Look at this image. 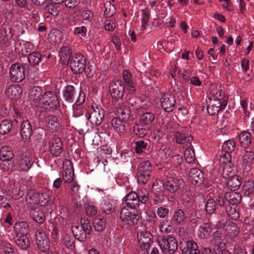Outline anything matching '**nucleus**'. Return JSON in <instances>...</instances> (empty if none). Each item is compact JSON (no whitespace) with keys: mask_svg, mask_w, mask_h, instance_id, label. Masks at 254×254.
Here are the masks:
<instances>
[{"mask_svg":"<svg viewBox=\"0 0 254 254\" xmlns=\"http://www.w3.org/2000/svg\"><path fill=\"white\" fill-rule=\"evenodd\" d=\"M91 230L90 221L86 218H82L79 224L72 227V232L76 239L83 242L86 240L87 235L90 234Z\"/></svg>","mask_w":254,"mask_h":254,"instance_id":"f257e3e1","label":"nucleus"},{"mask_svg":"<svg viewBox=\"0 0 254 254\" xmlns=\"http://www.w3.org/2000/svg\"><path fill=\"white\" fill-rule=\"evenodd\" d=\"M158 243L164 254H174L178 250V242L172 235L164 236L157 239Z\"/></svg>","mask_w":254,"mask_h":254,"instance_id":"f03ea898","label":"nucleus"},{"mask_svg":"<svg viewBox=\"0 0 254 254\" xmlns=\"http://www.w3.org/2000/svg\"><path fill=\"white\" fill-rule=\"evenodd\" d=\"M68 64L74 74H80L85 70L86 60L83 55L76 53L73 55Z\"/></svg>","mask_w":254,"mask_h":254,"instance_id":"7ed1b4c3","label":"nucleus"},{"mask_svg":"<svg viewBox=\"0 0 254 254\" xmlns=\"http://www.w3.org/2000/svg\"><path fill=\"white\" fill-rule=\"evenodd\" d=\"M149 200V195L147 193L140 195L135 191H130L126 196L125 202L129 207L136 208L139 205V202L146 203Z\"/></svg>","mask_w":254,"mask_h":254,"instance_id":"20e7f679","label":"nucleus"},{"mask_svg":"<svg viewBox=\"0 0 254 254\" xmlns=\"http://www.w3.org/2000/svg\"><path fill=\"white\" fill-rule=\"evenodd\" d=\"M120 217L126 224L134 225L139 220L137 211L134 208L124 207L121 210Z\"/></svg>","mask_w":254,"mask_h":254,"instance_id":"39448f33","label":"nucleus"},{"mask_svg":"<svg viewBox=\"0 0 254 254\" xmlns=\"http://www.w3.org/2000/svg\"><path fill=\"white\" fill-rule=\"evenodd\" d=\"M27 203H36L42 206H45L48 203L49 196L46 193H40L29 190L27 192Z\"/></svg>","mask_w":254,"mask_h":254,"instance_id":"423d86ee","label":"nucleus"},{"mask_svg":"<svg viewBox=\"0 0 254 254\" xmlns=\"http://www.w3.org/2000/svg\"><path fill=\"white\" fill-rule=\"evenodd\" d=\"M151 171V164L148 161L141 162L137 172V182L142 185L146 184L150 178Z\"/></svg>","mask_w":254,"mask_h":254,"instance_id":"0eeeda50","label":"nucleus"},{"mask_svg":"<svg viewBox=\"0 0 254 254\" xmlns=\"http://www.w3.org/2000/svg\"><path fill=\"white\" fill-rule=\"evenodd\" d=\"M44 108L49 111H54L60 107V101L57 95L51 91L44 93L43 95Z\"/></svg>","mask_w":254,"mask_h":254,"instance_id":"6e6552de","label":"nucleus"},{"mask_svg":"<svg viewBox=\"0 0 254 254\" xmlns=\"http://www.w3.org/2000/svg\"><path fill=\"white\" fill-rule=\"evenodd\" d=\"M9 77L11 81L19 83L25 77L24 66L19 63L12 64L9 69Z\"/></svg>","mask_w":254,"mask_h":254,"instance_id":"1a4fd4ad","label":"nucleus"},{"mask_svg":"<svg viewBox=\"0 0 254 254\" xmlns=\"http://www.w3.org/2000/svg\"><path fill=\"white\" fill-rule=\"evenodd\" d=\"M17 164L23 171H27L33 164V158L29 151H22L17 156Z\"/></svg>","mask_w":254,"mask_h":254,"instance_id":"9d476101","label":"nucleus"},{"mask_svg":"<svg viewBox=\"0 0 254 254\" xmlns=\"http://www.w3.org/2000/svg\"><path fill=\"white\" fill-rule=\"evenodd\" d=\"M161 183L163 184L164 189L171 193L178 192L181 189L184 188L185 185V182L183 179L175 178H169L164 183L162 181Z\"/></svg>","mask_w":254,"mask_h":254,"instance_id":"9b49d317","label":"nucleus"},{"mask_svg":"<svg viewBox=\"0 0 254 254\" xmlns=\"http://www.w3.org/2000/svg\"><path fill=\"white\" fill-rule=\"evenodd\" d=\"M91 107L93 111L89 114L88 120L93 125L98 126L102 122L104 110L95 103L92 104Z\"/></svg>","mask_w":254,"mask_h":254,"instance_id":"f8f14e48","label":"nucleus"},{"mask_svg":"<svg viewBox=\"0 0 254 254\" xmlns=\"http://www.w3.org/2000/svg\"><path fill=\"white\" fill-rule=\"evenodd\" d=\"M110 92L112 98L117 101L121 100L125 93V86L121 80L112 82L109 86Z\"/></svg>","mask_w":254,"mask_h":254,"instance_id":"ddd939ff","label":"nucleus"},{"mask_svg":"<svg viewBox=\"0 0 254 254\" xmlns=\"http://www.w3.org/2000/svg\"><path fill=\"white\" fill-rule=\"evenodd\" d=\"M254 160V152L250 150H245L242 157V164L244 166L243 174L248 178H250L252 173L251 171V165Z\"/></svg>","mask_w":254,"mask_h":254,"instance_id":"4468645a","label":"nucleus"},{"mask_svg":"<svg viewBox=\"0 0 254 254\" xmlns=\"http://www.w3.org/2000/svg\"><path fill=\"white\" fill-rule=\"evenodd\" d=\"M14 34L11 26L2 25L0 29V45L7 47L9 45Z\"/></svg>","mask_w":254,"mask_h":254,"instance_id":"2eb2a0df","label":"nucleus"},{"mask_svg":"<svg viewBox=\"0 0 254 254\" xmlns=\"http://www.w3.org/2000/svg\"><path fill=\"white\" fill-rule=\"evenodd\" d=\"M36 244L39 249L42 252L49 250L50 241L45 232L42 229H38L35 233Z\"/></svg>","mask_w":254,"mask_h":254,"instance_id":"dca6fc26","label":"nucleus"},{"mask_svg":"<svg viewBox=\"0 0 254 254\" xmlns=\"http://www.w3.org/2000/svg\"><path fill=\"white\" fill-rule=\"evenodd\" d=\"M215 225L217 227L223 226L226 235L230 238H233L239 233L238 226L234 222L229 221L224 224V222H222V220H219Z\"/></svg>","mask_w":254,"mask_h":254,"instance_id":"f3484780","label":"nucleus"},{"mask_svg":"<svg viewBox=\"0 0 254 254\" xmlns=\"http://www.w3.org/2000/svg\"><path fill=\"white\" fill-rule=\"evenodd\" d=\"M162 108L166 112H171L173 111L175 106V97L169 93L163 94L160 99Z\"/></svg>","mask_w":254,"mask_h":254,"instance_id":"a211bd4d","label":"nucleus"},{"mask_svg":"<svg viewBox=\"0 0 254 254\" xmlns=\"http://www.w3.org/2000/svg\"><path fill=\"white\" fill-rule=\"evenodd\" d=\"M63 143L59 137H55L48 143L49 151L55 157H59L63 152Z\"/></svg>","mask_w":254,"mask_h":254,"instance_id":"6ab92c4d","label":"nucleus"},{"mask_svg":"<svg viewBox=\"0 0 254 254\" xmlns=\"http://www.w3.org/2000/svg\"><path fill=\"white\" fill-rule=\"evenodd\" d=\"M116 113L118 118L123 120L124 121H127L131 115L130 107L127 103L119 102L116 105Z\"/></svg>","mask_w":254,"mask_h":254,"instance_id":"aec40b11","label":"nucleus"},{"mask_svg":"<svg viewBox=\"0 0 254 254\" xmlns=\"http://www.w3.org/2000/svg\"><path fill=\"white\" fill-rule=\"evenodd\" d=\"M138 239L141 248L146 250L150 248L153 243V236L147 231L141 232L138 236Z\"/></svg>","mask_w":254,"mask_h":254,"instance_id":"412c9836","label":"nucleus"},{"mask_svg":"<svg viewBox=\"0 0 254 254\" xmlns=\"http://www.w3.org/2000/svg\"><path fill=\"white\" fill-rule=\"evenodd\" d=\"M189 176L191 183L197 186L202 184L204 181V175L202 172L197 168H192L189 172Z\"/></svg>","mask_w":254,"mask_h":254,"instance_id":"4be33fe9","label":"nucleus"},{"mask_svg":"<svg viewBox=\"0 0 254 254\" xmlns=\"http://www.w3.org/2000/svg\"><path fill=\"white\" fill-rule=\"evenodd\" d=\"M187 216L184 211L181 208H177L174 211L172 221L174 224L182 226L186 222Z\"/></svg>","mask_w":254,"mask_h":254,"instance_id":"5701e85b","label":"nucleus"},{"mask_svg":"<svg viewBox=\"0 0 254 254\" xmlns=\"http://www.w3.org/2000/svg\"><path fill=\"white\" fill-rule=\"evenodd\" d=\"M33 130L30 122L27 120H23L21 124L20 134L24 140L29 139L32 134Z\"/></svg>","mask_w":254,"mask_h":254,"instance_id":"b1692460","label":"nucleus"},{"mask_svg":"<svg viewBox=\"0 0 254 254\" xmlns=\"http://www.w3.org/2000/svg\"><path fill=\"white\" fill-rule=\"evenodd\" d=\"M183 204L187 209H191L193 207V202L191 201L192 192L188 187H185L181 194Z\"/></svg>","mask_w":254,"mask_h":254,"instance_id":"393cba45","label":"nucleus"},{"mask_svg":"<svg viewBox=\"0 0 254 254\" xmlns=\"http://www.w3.org/2000/svg\"><path fill=\"white\" fill-rule=\"evenodd\" d=\"M205 207L207 214L210 215V223H216L217 221L212 217V215L216 214V202L213 198H209L205 203Z\"/></svg>","mask_w":254,"mask_h":254,"instance_id":"a878e982","label":"nucleus"},{"mask_svg":"<svg viewBox=\"0 0 254 254\" xmlns=\"http://www.w3.org/2000/svg\"><path fill=\"white\" fill-rule=\"evenodd\" d=\"M29 215L31 218L37 223L41 224L45 220L44 213L38 207H32L29 211Z\"/></svg>","mask_w":254,"mask_h":254,"instance_id":"bb28decb","label":"nucleus"},{"mask_svg":"<svg viewBox=\"0 0 254 254\" xmlns=\"http://www.w3.org/2000/svg\"><path fill=\"white\" fill-rule=\"evenodd\" d=\"M227 103L224 100L221 102L219 100H215L214 103L207 107V110L210 115H215L218 113L220 110L226 106Z\"/></svg>","mask_w":254,"mask_h":254,"instance_id":"cd10ccee","label":"nucleus"},{"mask_svg":"<svg viewBox=\"0 0 254 254\" xmlns=\"http://www.w3.org/2000/svg\"><path fill=\"white\" fill-rule=\"evenodd\" d=\"M174 138L178 144H185L186 147H190L191 141L192 140L191 136H187L183 132L176 131L174 133Z\"/></svg>","mask_w":254,"mask_h":254,"instance_id":"c85d7f7f","label":"nucleus"},{"mask_svg":"<svg viewBox=\"0 0 254 254\" xmlns=\"http://www.w3.org/2000/svg\"><path fill=\"white\" fill-rule=\"evenodd\" d=\"M72 56V50L70 47L63 46L60 49L59 56L63 64H67Z\"/></svg>","mask_w":254,"mask_h":254,"instance_id":"c756f323","label":"nucleus"},{"mask_svg":"<svg viewBox=\"0 0 254 254\" xmlns=\"http://www.w3.org/2000/svg\"><path fill=\"white\" fill-rule=\"evenodd\" d=\"M242 192L245 196L250 198L254 197V182L253 180L249 179L244 183Z\"/></svg>","mask_w":254,"mask_h":254,"instance_id":"7c9ffc66","label":"nucleus"},{"mask_svg":"<svg viewBox=\"0 0 254 254\" xmlns=\"http://www.w3.org/2000/svg\"><path fill=\"white\" fill-rule=\"evenodd\" d=\"M21 93V87L17 84L10 85L6 90L7 96L11 100L19 98Z\"/></svg>","mask_w":254,"mask_h":254,"instance_id":"2f4dec72","label":"nucleus"},{"mask_svg":"<svg viewBox=\"0 0 254 254\" xmlns=\"http://www.w3.org/2000/svg\"><path fill=\"white\" fill-rule=\"evenodd\" d=\"M224 197L230 204L237 205L240 202L242 195L238 192L231 191L226 192L225 193Z\"/></svg>","mask_w":254,"mask_h":254,"instance_id":"473e14b6","label":"nucleus"},{"mask_svg":"<svg viewBox=\"0 0 254 254\" xmlns=\"http://www.w3.org/2000/svg\"><path fill=\"white\" fill-rule=\"evenodd\" d=\"M77 95L74 87L72 85L66 86L63 91L64 98L68 102H73Z\"/></svg>","mask_w":254,"mask_h":254,"instance_id":"72a5a7b5","label":"nucleus"},{"mask_svg":"<svg viewBox=\"0 0 254 254\" xmlns=\"http://www.w3.org/2000/svg\"><path fill=\"white\" fill-rule=\"evenodd\" d=\"M123 79L127 86V90L130 93H134L135 90V85L132 79L131 73L127 70H125L123 72Z\"/></svg>","mask_w":254,"mask_h":254,"instance_id":"f704fd0d","label":"nucleus"},{"mask_svg":"<svg viewBox=\"0 0 254 254\" xmlns=\"http://www.w3.org/2000/svg\"><path fill=\"white\" fill-rule=\"evenodd\" d=\"M42 92V90L40 87H34L30 91L29 94L30 100L36 106L39 104Z\"/></svg>","mask_w":254,"mask_h":254,"instance_id":"c9c22d12","label":"nucleus"},{"mask_svg":"<svg viewBox=\"0 0 254 254\" xmlns=\"http://www.w3.org/2000/svg\"><path fill=\"white\" fill-rule=\"evenodd\" d=\"M227 187L231 190H236L239 189L242 183V178L238 175H235L228 180Z\"/></svg>","mask_w":254,"mask_h":254,"instance_id":"e433bc0d","label":"nucleus"},{"mask_svg":"<svg viewBox=\"0 0 254 254\" xmlns=\"http://www.w3.org/2000/svg\"><path fill=\"white\" fill-rule=\"evenodd\" d=\"M14 35L19 36L24 34L27 30V27L20 21H15L11 26Z\"/></svg>","mask_w":254,"mask_h":254,"instance_id":"4c0bfd02","label":"nucleus"},{"mask_svg":"<svg viewBox=\"0 0 254 254\" xmlns=\"http://www.w3.org/2000/svg\"><path fill=\"white\" fill-rule=\"evenodd\" d=\"M44 123L46 126L51 130L56 129L59 126L58 118L54 115H49L44 118Z\"/></svg>","mask_w":254,"mask_h":254,"instance_id":"58836bf2","label":"nucleus"},{"mask_svg":"<svg viewBox=\"0 0 254 254\" xmlns=\"http://www.w3.org/2000/svg\"><path fill=\"white\" fill-rule=\"evenodd\" d=\"M149 131V127L139 123L136 124L133 126L134 133L139 137H143L147 134Z\"/></svg>","mask_w":254,"mask_h":254,"instance_id":"ea45409f","label":"nucleus"},{"mask_svg":"<svg viewBox=\"0 0 254 254\" xmlns=\"http://www.w3.org/2000/svg\"><path fill=\"white\" fill-rule=\"evenodd\" d=\"M12 149L8 146H4L0 149V158L2 161H9L13 158Z\"/></svg>","mask_w":254,"mask_h":254,"instance_id":"a19ab883","label":"nucleus"},{"mask_svg":"<svg viewBox=\"0 0 254 254\" xmlns=\"http://www.w3.org/2000/svg\"><path fill=\"white\" fill-rule=\"evenodd\" d=\"M16 245L21 249H26L30 246V242L27 235L15 236Z\"/></svg>","mask_w":254,"mask_h":254,"instance_id":"79ce46f5","label":"nucleus"},{"mask_svg":"<svg viewBox=\"0 0 254 254\" xmlns=\"http://www.w3.org/2000/svg\"><path fill=\"white\" fill-rule=\"evenodd\" d=\"M239 140L242 146L247 148L251 144L252 135L247 131H243L239 135Z\"/></svg>","mask_w":254,"mask_h":254,"instance_id":"37998d69","label":"nucleus"},{"mask_svg":"<svg viewBox=\"0 0 254 254\" xmlns=\"http://www.w3.org/2000/svg\"><path fill=\"white\" fill-rule=\"evenodd\" d=\"M14 230L16 234L15 236L26 235L28 231V225L25 222L16 223Z\"/></svg>","mask_w":254,"mask_h":254,"instance_id":"c03bdc74","label":"nucleus"},{"mask_svg":"<svg viewBox=\"0 0 254 254\" xmlns=\"http://www.w3.org/2000/svg\"><path fill=\"white\" fill-rule=\"evenodd\" d=\"M155 119V115L151 112L143 113L139 118V123L147 126L150 125Z\"/></svg>","mask_w":254,"mask_h":254,"instance_id":"a18cd8bd","label":"nucleus"},{"mask_svg":"<svg viewBox=\"0 0 254 254\" xmlns=\"http://www.w3.org/2000/svg\"><path fill=\"white\" fill-rule=\"evenodd\" d=\"M123 120L120 118H114L112 124L114 128L119 133H124L126 131V126Z\"/></svg>","mask_w":254,"mask_h":254,"instance_id":"49530a36","label":"nucleus"},{"mask_svg":"<svg viewBox=\"0 0 254 254\" xmlns=\"http://www.w3.org/2000/svg\"><path fill=\"white\" fill-rule=\"evenodd\" d=\"M199 236L201 239H206L208 237L212 231V227L209 223H205L199 227Z\"/></svg>","mask_w":254,"mask_h":254,"instance_id":"de8ad7c7","label":"nucleus"},{"mask_svg":"<svg viewBox=\"0 0 254 254\" xmlns=\"http://www.w3.org/2000/svg\"><path fill=\"white\" fill-rule=\"evenodd\" d=\"M93 224L95 230L98 232H102L104 230L106 225L105 219L100 216L94 218Z\"/></svg>","mask_w":254,"mask_h":254,"instance_id":"09e8293b","label":"nucleus"},{"mask_svg":"<svg viewBox=\"0 0 254 254\" xmlns=\"http://www.w3.org/2000/svg\"><path fill=\"white\" fill-rule=\"evenodd\" d=\"M12 127V122L8 120H3L0 124V133L3 135L9 132Z\"/></svg>","mask_w":254,"mask_h":254,"instance_id":"8fccbe9b","label":"nucleus"},{"mask_svg":"<svg viewBox=\"0 0 254 254\" xmlns=\"http://www.w3.org/2000/svg\"><path fill=\"white\" fill-rule=\"evenodd\" d=\"M225 211L228 217L232 220H237L240 217L239 212L236 207H232L230 205L225 206Z\"/></svg>","mask_w":254,"mask_h":254,"instance_id":"3c124183","label":"nucleus"},{"mask_svg":"<svg viewBox=\"0 0 254 254\" xmlns=\"http://www.w3.org/2000/svg\"><path fill=\"white\" fill-rule=\"evenodd\" d=\"M42 55L39 52H34L28 56V61L31 65H36L41 61Z\"/></svg>","mask_w":254,"mask_h":254,"instance_id":"603ef678","label":"nucleus"},{"mask_svg":"<svg viewBox=\"0 0 254 254\" xmlns=\"http://www.w3.org/2000/svg\"><path fill=\"white\" fill-rule=\"evenodd\" d=\"M235 148L236 142L233 139L225 141L222 147L223 151L230 153L235 150Z\"/></svg>","mask_w":254,"mask_h":254,"instance_id":"864d4df0","label":"nucleus"},{"mask_svg":"<svg viewBox=\"0 0 254 254\" xmlns=\"http://www.w3.org/2000/svg\"><path fill=\"white\" fill-rule=\"evenodd\" d=\"M231 165H226L223 167L222 176L226 180H229L235 175Z\"/></svg>","mask_w":254,"mask_h":254,"instance_id":"5fc2aeb1","label":"nucleus"},{"mask_svg":"<svg viewBox=\"0 0 254 254\" xmlns=\"http://www.w3.org/2000/svg\"><path fill=\"white\" fill-rule=\"evenodd\" d=\"M184 151V157L187 162L191 163L195 160L194 151L190 147H186Z\"/></svg>","mask_w":254,"mask_h":254,"instance_id":"6e6d98bb","label":"nucleus"},{"mask_svg":"<svg viewBox=\"0 0 254 254\" xmlns=\"http://www.w3.org/2000/svg\"><path fill=\"white\" fill-rule=\"evenodd\" d=\"M213 250L215 254H230L229 252L226 249L225 243L223 242L215 245Z\"/></svg>","mask_w":254,"mask_h":254,"instance_id":"4d7b16f0","label":"nucleus"},{"mask_svg":"<svg viewBox=\"0 0 254 254\" xmlns=\"http://www.w3.org/2000/svg\"><path fill=\"white\" fill-rule=\"evenodd\" d=\"M75 238L66 235L64 237L63 243L68 249L73 250L75 248Z\"/></svg>","mask_w":254,"mask_h":254,"instance_id":"13d9d810","label":"nucleus"},{"mask_svg":"<svg viewBox=\"0 0 254 254\" xmlns=\"http://www.w3.org/2000/svg\"><path fill=\"white\" fill-rule=\"evenodd\" d=\"M101 210L106 214H112L114 212V208L109 201H105L101 204Z\"/></svg>","mask_w":254,"mask_h":254,"instance_id":"bf43d9fd","label":"nucleus"},{"mask_svg":"<svg viewBox=\"0 0 254 254\" xmlns=\"http://www.w3.org/2000/svg\"><path fill=\"white\" fill-rule=\"evenodd\" d=\"M160 231L162 233H168L171 232L172 227L169 224L168 220H162L159 226Z\"/></svg>","mask_w":254,"mask_h":254,"instance_id":"052dcab7","label":"nucleus"},{"mask_svg":"<svg viewBox=\"0 0 254 254\" xmlns=\"http://www.w3.org/2000/svg\"><path fill=\"white\" fill-rule=\"evenodd\" d=\"M49 38L55 43H59L61 42L62 38V34L58 30H54V32L51 31L49 34Z\"/></svg>","mask_w":254,"mask_h":254,"instance_id":"680f3d73","label":"nucleus"},{"mask_svg":"<svg viewBox=\"0 0 254 254\" xmlns=\"http://www.w3.org/2000/svg\"><path fill=\"white\" fill-rule=\"evenodd\" d=\"M0 248L4 252V254H14V251L10 243L6 241H1Z\"/></svg>","mask_w":254,"mask_h":254,"instance_id":"e2e57ef3","label":"nucleus"},{"mask_svg":"<svg viewBox=\"0 0 254 254\" xmlns=\"http://www.w3.org/2000/svg\"><path fill=\"white\" fill-rule=\"evenodd\" d=\"M135 150L136 153L140 154L143 152V149H145L148 145L147 142L140 140L135 142Z\"/></svg>","mask_w":254,"mask_h":254,"instance_id":"0e129e2a","label":"nucleus"},{"mask_svg":"<svg viewBox=\"0 0 254 254\" xmlns=\"http://www.w3.org/2000/svg\"><path fill=\"white\" fill-rule=\"evenodd\" d=\"M45 10L54 16L58 15L60 8L59 6L54 4H50L46 6Z\"/></svg>","mask_w":254,"mask_h":254,"instance_id":"69168bd1","label":"nucleus"},{"mask_svg":"<svg viewBox=\"0 0 254 254\" xmlns=\"http://www.w3.org/2000/svg\"><path fill=\"white\" fill-rule=\"evenodd\" d=\"M105 9L104 10V15L107 17L112 16L115 12V8L110 2H107L105 4Z\"/></svg>","mask_w":254,"mask_h":254,"instance_id":"338daca9","label":"nucleus"},{"mask_svg":"<svg viewBox=\"0 0 254 254\" xmlns=\"http://www.w3.org/2000/svg\"><path fill=\"white\" fill-rule=\"evenodd\" d=\"M74 171H64L63 172V179L66 183H69L73 181Z\"/></svg>","mask_w":254,"mask_h":254,"instance_id":"774afa93","label":"nucleus"}]
</instances>
